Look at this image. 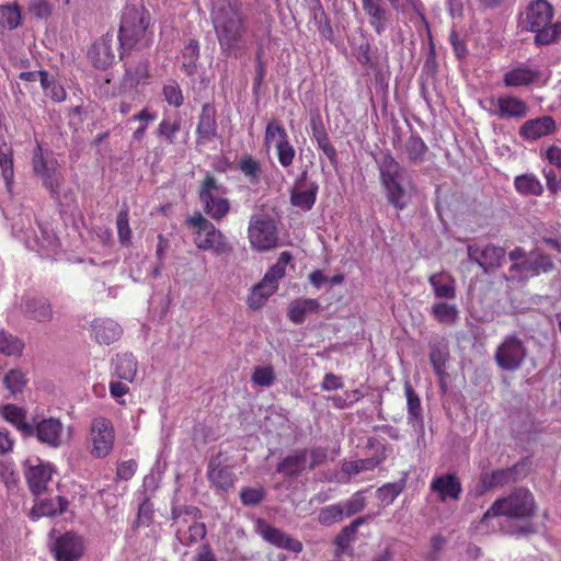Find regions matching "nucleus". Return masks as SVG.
Listing matches in <instances>:
<instances>
[{
	"instance_id": "f257e3e1",
	"label": "nucleus",
	"mask_w": 561,
	"mask_h": 561,
	"mask_svg": "<svg viewBox=\"0 0 561 561\" xmlns=\"http://www.w3.org/2000/svg\"><path fill=\"white\" fill-rule=\"evenodd\" d=\"M213 24L222 53L237 57L248 48V26L238 9L220 8L214 13Z\"/></svg>"
},
{
	"instance_id": "f03ea898",
	"label": "nucleus",
	"mask_w": 561,
	"mask_h": 561,
	"mask_svg": "<svg viewBox=\"0 0 561 561\" xmlns=\"http://www.w3.org/2000/svg\"><path fill=\"white\" fill-rule=\"evenodd\" d=\"M387 202L398 210H403L411 202L414 185L409 179L405 181L404 168L387 151L376 159Z\"/></svg>"
},
{
	"instance_id": "7ed1b4c3",
	"label": "nucleus",
	"mask_w": 561,
	"mask_h": 561,
	"mask_svg": "<svg viewBox=\"0 0 561 561\" xmlns=\"http://www.w3.org/2000/svg\"><path fill=\"white\" fill-rule=\"evenodd\" d=\"M553 14V8L548 1H530L518 15V26L535 33V44L549 45L561 38V22L552 23Z\"/></svg>"
},
{
	"instance_id": "20e7f679",
	"label": "nucleus",
	"mask_w": 561,
	"mask_h": 561,
	"mask_svg": "<svg viewBox=\"0 0 561 561\" xmlns=\"http://www.w3.org/2000/svg\"><path fill=\"white\" fill-rule=\"evenodd\" d=\"M193 230L194 244L203 251H210L217 256L228 255L232 247L225 234L202 214H195L186 219Z\"/></svg>"
},
{
	"instance_id": "39448f33",
	"label": "nucleus",
	"mask_w": 561,
	"mask_h": 561,
	"mask_svg": "<svg viewBox=\"0 0 561 561\" xmlns=\"http://www.w3.org/2000/svg\"><path fill=\"white\" fill-rule=\"evenodd\" d=\"M150 14L142 7L126 5L122 12L118 39L123 51L129 50L146 39Z\"/></svg>"
},
{
	"instance_id": "423d86ee",
	"label": "nucleus",
	"mask_w": 561,
	"mask_h": 561,
	"mask_svg": "<svg viewBox=\"0 0 561 561\" xmlns=\"http://www.w3.org/2000/svg\"><path fill=\"white\" fill-rule=\"evenodd\" d=\"M535 514V499L525 488L515 489L510 495L496 500L484 513L481 522L491 517L507 516L512 518H529Z\"/></svg>"
},
{
	"instance_id": "0eeeda50",
	"label": "nucleus",
	"mask_w": 561,
	"mask_h": 561,
	"mask_svg": "<svg viewBox=\"0 0 561 561\" xmlns=\"http://www.w3.org/2000/svg\"><path fill=\"white\" fill-rule=\"evenodd\" d=\"M227 195L228 188L213 174L207 173L198 188V198L204 213L214 220L225 218L230 211Z\"/></svg>"
},
{
	"instance_id": "6e6552de",
	"label": "nucleus",
	"mask_w": 561,
	"mask_h": 561,
	"mask_svg": "<svg viewBox=\"0 0 561 561\" xmlns=\"http://www.w3.org/2000/svg\"><path fill=\"white\" fill-rule=\"evenodd\" d=\"M554 264L550 255L540 250H533L520 263H513L508 268L507 279L525 283L531 277L541 273L546 274L553 270Z\"/></svg>"
},
{
	"instance_id": "1a4fd4ad",
	"label": "nucleus",
	"mask_w": 561,
	"mask_h": 561,
	"mask_svg": "<svg viewBox=\"0 0 561 561\" xmlns=\"http://www.w3.org/2000/svg\"><path fill=\"white\" fill-rule=\"evenodd\" d=\"M528 355L525 342L515 334L506 335L494 352L496 365L505 371H516Z\"/></svg>"
},
{
	"instance_id": "9d476101",
	"label": "nucleus",
	"mask_w": 561,
	"mask_h": 561,
	"mask_svg": "<svg viewBox=\"0 0 561 561\" xmlns=\"http://www.w3.org/2000/svg\"><path fill=\"white\" fill-rule=\"evenodd\" d=\"M365 506L366 499L363 491H357L346 501L337 502L320 508L317 519L322 526H331L362 512Z\"/></svg>"
},
{
	"instance_id": "9b49d317",
	"label": "nucleus",
	"mask_w": 561,
	"mask_h": 561,
	"mask_svg": "<svg viewBox=\"0 0 561 561\" xmlns=\"http://www.w3.org/2000/svg\"><path fill=\"white\" fill-rule=\"evenodd\" d=\"M32 164L34 173L42 180L43 185L53 195H58L62 176L58 171V162L53 153L43 151L41 146H37L33 154Z\"/></svg>"
},
{
	"instance_id": "f8f14e48",
	"label": "nucleus",
	"mask_w": 561,
	"mask_h": 561,
	"mask_svg": "<svg viewBox=\"0 0 561 561\" xmlns=\"http://www.w3.org/2000/svg\"><path fill=\"white\" fill-rule=\"evenodd\" d=\"M248 234L251 245L257 251H268L277 245V230L272 219L265 216H252Z\"/></svg>"
},
{
	"instance_id": "ddd939ff",
	"label": "nucleus",
	"mask_w": 561,
	"mask_h": 561,
	"mask_svg": "<svg viewBox=\"0 0 561 561\" xmlns=\"http://www.w3.org/2000/svg\"><path fill=\"white\" fill-rule=\"evenodd\" d=\"M490 115L499 119L520 121L528 115L529 107L524 100L515 95H499L488 99Z\"/></svg>"
},
{
	"instance_id": "4468645a",
	"label": "nucleus",
	"mask_w": 561,
	"mask_h": 561,
	"mask_svg": "<svg viewBox=\"0 0 561 561\" xmlns=\"http://www.w3.org/2000/svg\"><path fill=\"white\" fill-rule=\"evenodd\" d=\"M91 454L96 458L106 457L113 449L115 433L110 420L95 417L91 422Z\"/></svg>"
},
{
	"instance_id": "2eb2a0df",
	"label": "nucleus",
	"mask_w": 561,
	"mask_h": 561,
	"mask_svg": "<svg viewBox=\"0 0 561 561\" xmlns=\"http://www.w3.org/2000/svg\"><path fill=\"white\" fill-rule=\"evenodd\" d=\"M468 259L478 264L484 273L491 268L500 267L505 259V250L502 247L486 244L480 247L478 244H469L467 247Z\"/></svg>"
},
{
	"instance_id": "dca6fc26",
	"label": "nucleus",
	"mask_w": 561,
	"mask_h": 561,
	"mask_svg": "<svg viewBox=\"0 0 561 561\" xmlns=\"http://www.w3.org/2000/svg\"><path fill=\"white\" fill-rule=\"evenodd\" d=\"M527 474V463L525 461H519L506 469L494 470L490 473H482L480 481L484 490H490L496 486L515 483L524 479Z\"/></svg>"
},
{
	"instance_id": "f3484780",
	"label": "nucleus",
	"mask_w": 561,
	"mask_h": 561,
	"mask_svg": "<svg viewBox=\"0 0 561 561\" xmlns=\"http://www.w3.org/2000/svg\"><path fill=\"white\" fill-rule=\"evenodd\" d=\"M53 467L50 463H45L39 459L34 461L27 460L25 462V480L30 491L38 496L47 490V485L51 480Z\"/></svg>"
},
{
	"instance_id": "a211bd4d",
	"label": "nucleus",
	"mask_w": 561,
	"mask_h": 561,
	"mask_svg": "<svg viewBox=\"0 0 561 561\" xmlns=\"http://www.w3.org/2000/svg\"><path fill=\"white\" fill-rule=\"evenodd\" d=\"M32 432L28 436H36L42 443L51 448H59L64 444V424L59 419L47 417L32 424Z\"/></svg>"
},
{
	"instance_id": "6ab92c4d",
	"label": "nucleus",
	"mask_w": 561,
	"mask_h": 561,
	"mask_svg": "<svg viewBox=\"0 0 561 561\" xmlns=\"http://www.w3.org/2000/svg\"><path fill=\"white\" fill-rule=\"evenodd\" d=\"M256 533L268 543L291 552L302 551V543L294 539L282 529L267 524L264 519L256 522Z\"/></svg>"
},
{
	"instance_id": "aec40b11",
	"label": "nucleus",
	"mask_w": 561,
	"mask_h": 561,
	"mask_svg": "<svg viewBox=\"0 0 561 561\" xmlns=\"http://www.w3.org/2000/svg\"><path fill=\"white\" fill-rule=\"evenodd\" d=\"M430 490L437 494L440 502L458 501L462 493V485L455 473H444L433 478Z\"/></svg>"
},
{
	"instance_id": "412c9836",
	"label": "nucleus",
	"mask_w": 561,
	"mask_h": 561,
	"mask_svg": "<svg viewBox=\"0 0 561 561\" xmlns=\"http://www.w3.org/2000/svg\"><path fill=\"white\" fill-rule=\"evenodd\" d=\"M54 552L57 561H77L83 554L82 539L73 533H66L56 540Z\"/></svg>"
},
{
	"instance_id": "4be33fe9",
	"label": "nucleus",
	"mask_w": 561,
	"mask_h": 561,
	"mask_svg": "<svg viewBox=\"0 0 561 561\" xmlns=\"http://www.w3.org/2000/svg\"><path fill=\"white\" fill-rule=\"evenodd\" d=\"M541 76L539 69L519 62L503 75V84L506 88H523L535 83Z\"/></svg>"
},
{
	"instance_id": "5701e85b",
	"label": "nucleus",
	"mask_w": 561,
	"mask_h": 561,
	"mask_svg": "<svg viewBox=\"0 0 561 561\" xmlns=\"http://www.w3.org/2000/svg\"><path fill=\"white\" fill-rule=\"evenodd\" d=\"M308 470L306 448H297L288 453L276 467V471L286 478H297Z\"/></svg>"
},
{
	"instance_id": "b1692460",
	"label": "nucleus",
	"mask_w": 561,
	"mask_h": 561,
	"mask_svg": "<svg viewBox=\"0 0 561 561\" xmlns=\"http://www.w3.org/2000/svg\"><path fill=\"white\" fill-rule=\"evenodd\" d=\"M91 332L96 343L110 345L121 337L122 328L112 319L99 318L92 321Z\"/></svg>"
},
{
	"instance_id": "393cba45",
	"label": "nucleus",
	"mask_w": 561,
	"mask_h": 561,
	"mask_svg": "<svg viewBox=\"0 0 561 561\" xmlns=\"http://www.w3.org/2000/svg\"><path fill=\"white\" fill-rule=\"evenodd\" d=\"M556 129V123L551 116H541L525 122L519 128V135L528 140H536L550 135Z\"/></svg>"
},
{
	"instance_id": "a878e982",
	"label": "nucleus",
	"mask_w": 561,
	"mask_h": 561,
	"mask_svg": "<svg viewBox=\"0 0 561 561\" xmlns=\"http://www.w3.org/2000/svg\"><path fill=\"white\" fill-rule=\"evenodd\" d=\"M149 78V61L140 58L138 60H128L125 64V73L122 79V85L125 89H133L145 82Z\"/></svg>"
},
{
	"instance_id": "bb28decb",
	"label": "nucleus",
	"mask_w": 561,
	"mask_h": 561,
	"mask_svg": "<svg viewBox=\"0 0 561 561\" xmlns=\"http://www.w3.org/2000/svg\"><path fill=\"white\" fill-rule=\"evenodd\" d=\"M363 10L369 18V24L377 34H382L387 27L389 10L385 7L383 0H362Z\"/></svg>"
},
{
	"instance_id": "cd10ccee",
	"label": "nucleus",
	"mask_w": 561,
	"mask_h": 561,
	"mask_svg": "<svg viewBox=\"0 0 561 561\" xmlns=\"http://www.w3.org/2000/svg\"><path fill=\"white\" fill-rule=\"evenodd\" d=\"M25 316L37 322H49L53 320L54 312L50 302L46 298L30 297L22 304Z\"/></svg>"
},
{
	"instance_id": "c85d7f7f",
	"label": "nucleus",
	"mask_w": 561,
	"mask_h": 561,
	"mask_svg": "<svg viewBox=\"0 0 561 561\" xmlns=\"http://www.w3.org/2000/svg\"><path fill=\"white\" fill-rule=\"evenodd\" d=\"M199 142H207L217 136L216 110L206 103L203 105L196 128Z\"/></svg>"
},
{
	"instance_id": "c756f323",
	"label": "nucleus",
	"mask_w": 561,
	"mask_h": 561,
	"mask_svg": "<svg viewBox=\"0 0 561 561\" xmlns=\"http://www.w3.org/2000/svg\"><path fill=\"white\" fill-rule=\"evenodd\" d=\"M209 482L218 490L227 491L232 488L234 476L227 466H221L217 458L210 459L207 469Z\"/></svg>"
},
{
	"instance_id": "7c9ffc66",
	"label": "nucleus",
	"mask_w": 561,
	"mask_h": 561,
	"mask_svg": "<svg viewBox=\"0 0 561 561\" xmlns=\"http://www.w3.org/2000/svg\"><path fill=\"white\" fill-rule=\"evenodd\" d=\"M321 305L313 298H299L290 302L288 307V318L291 322L300 324L309 313H318Z\"/></svg>"
},
{
	"instance_id": "2f4dec72",
	"label": "nucleus",
	"mask_w": 561,
	"mask_h": 561,
	"mask_svg": "<svg viewBox=\"0 0 561 561\" xmlns=\"http://www.w3.org/2000/svg\"><path fill=\"white\" fill-rule=\"evenodd\" d=\"M428 151L427 145L417 134H412L403 145L401 152L407 157L410 164L419 165L425 161Z\"/></svg>"
},
{
	"instance_id": "473e14b6",
	"label": "nucleus",
	"mask_w": 561,
	"mask_h": 561,
	"mask_svg": "<svg viewBox=\"0 0 561 561\" xmlns=\"http://www.w3.org/2000/svg\"><path fill=\"white\" fill-rule=\"evenodd\" d=\"M428 282L437 298L454 299L456 297L455 279L447 273H435L430 276Z\"/></svg>"
},
{
	"instance_id": "72a5a7b5",
	"label": "nucleus",
	"mask_w": 561,
	"mask_h": 561,
	"mask_svg": "<svg viewBox=\"0 0 561 561\" xmlns=\"http://www.w3.org/2000/svg\"><path fill=\"white\" fill-rule=\"evenodd\" d=\"M89 58L94 67L105 69L114 61L115 55L106 38L95 43L89 50Z\"/></svg>"
},
{
	"instance_id": "f704fd0d",
	"label": "nucleus",
	"mask_w": 561,
	"mask_h": 561,
	"mask_svg": "<svg viewBox=\"0 0 561 561\" xmlns=\"http://www.w3.org/2000/svg\"><path fill=\"white\" fill-rule=\"evenodd\" d=\"M67 506L68 501L65 497L57 495L55 497L37 501L32 508V515L34 517L54 516L62 514Z\"/></svg>"
},
{
	"instance_id": "c9c22d12",
	"label": "nucleus",
	"mask_w": 561,
	"mask_h": 561,
	"mask_svg": "<svg viewBox=\"0 0 561 561\" xmlns=\"http://www.w3.org/2000/svg\"><path fill=\"white\" fill-rule=\"evenodd\" d=\"M404 393L408 405V423L414 428L422 427L423 416L421 401L419 394L414 391L409 381L404 383Z\"/></svg>"
},
{
	"instance_id": "e433bc0d",
	"label": "nucleus",
	"mask_w": 561,
	"mask_h": 561,
	"mask_svg": "<svg viewBox=\"0 0 561 561\" xmlns=\"http://www.w3.org/2000/svg\"><path fill=\"white\" fill-rule=\"evenodd\" d=\"M5 421L16 427L24 436L31 434L32 424L26 422V411L15 404H5L1 412Z\"/></svg>"
},
{
	"instance_id": "4c0bfd02",
	"label": "nucleus",
	"mask_w": 561,
	"mask_h": 561,
	"mask_svg": "<svg viewBox=\"0 0 561 561\" xmlns=\"http://www.w3.org/2000/svg\"><path fill=\"white\" fill-rule=\"evenodd\" d=\"M319 185L316 182L308 184L306 190L294 187L290 194V202L295 207L302 210H310L316 203Z\"/></svg>"
},
{
	"instance_id": "58836bf2",
	"label": "nucleus",
	"mask_w": 561,
	"mask_h": 561,
	"mask_svg": "<svg viewBox=\"0 0 561 561\" xmlns=\"http://www.w3.org/2000/svg\"><path fill=\"white\" fill-rule=\"evenodd\" d=\"M114 375L122 380L131 382L137 374V362L133 354L117 355L113 359Z\"/></svg>"
},
{
	"instance_id": "ea45409f",
	"label": "nucleus",
	"mask_w": 561,
	"mask_h": 561,
	"mask_svg": "<svg viewBox=\"0 0 561 561\" xmlns=\"http://www.w3.org/2000/svg\"><path fill=\"white\" fill-rule=\"evenodd\" d=\"M206 536V526L204 523H192L186 529L178 527L175 537L178 541L186 547L197 543Z\"/></svg>"
},
{
	"instance_id": "a19ab883",
	"label": "nucleus",
	"mask_w": 561,
	"mask_h": 561,
	"mask_svg": "<svg viewBox=\"0 0 561 561\" xmlns=\"http://www.w3.org/2000/svg\"><path fill=\"white\" fill-rule=\"evenodd\" d=\"M171 518L178 527H181L190 522L198 523L197 520L202 518V511L197 506L172 503Z\"/></svg>"
},
{
	"instance_id": "79ce46f5",
	"label": "nucleus",
	"mask_w": 561,
	"mask_h": 561,
	"mask_svg": "<svg viewBox=\"0 0 561 561\" xmlns=\"http://www.w3.org/2000/svg\"><path fill=\"white\" fill-rule=\"evenodd\" d=\"M41 85L44 94L54 102H62L66 100L67 93L61 84L57 82L54 76L45 70H41Z\"/></svg>"
},
{
	"instance_id": "37998d69",
	"label": "nucleus",
	"mask_w": 561,
	"mask_h": 561,
	"mask_svg": "<svg viewBox=\"0 0 561 561\" xmlns=\"http://www.w3.org/2000/svg\"><path fill=\"white\" fill-rule=\"evenodd\" d=\"M289 141L286 129L275 121L267 123L265 128L264 142L267 148L272 145L275 149Z\"/></svg>"
},
{
	"instance_id": "c03bdc74",
	"label": "nucleus",
	"mask_w": 561,
	"mask_h": 561,
	"mask_svg": "<svg viewBox=\"0 0 561 561\" xmlns=\"http://www.w3.org/2000/svg\"><path fill=\"white\" fill-rule=\"evenodd\" d=\"M514 185L517 192L524 195L539 196L543 192L540 181L533 174H523L515 178Z\"/></svg>"
},
{
	"instance_id": "a18cd8bd",
	"label": "nucleus",
	"mask_w": 561,
	"mask_h": 561,
	"mask_svg": "<svg viewBox=\"0 0 561 561\" xmlns=\"http://www.w3.org/2000/svg\"><path fill=\"white\" fill-rule=\"evenodd\" d=\"M198 58L199 44L196 39H190L182 50V69L187 76L195 73Z\"/></svg>"
},
{
	"instance_id": "49530a36",
	"label": "nucleus",
	"mask_w": 561,
	"mask_h": 561,
	"mask_svg": "<svg viewBox=\"0 0 561 561\" xmlns=\"http://www.w3.org/2000/svg\"><path fill=\"white\" fill-rule=\"evenodd\" d=\"M21 9L18 3L0 5V26L15 30L21 24Z\"/></svg>"
},
{
	"instance_id": "de8ad7c7",
	"label": "nucleus",
	"mask_w": 561,
	"mask_h": 561,
	"mask_svg": "<svg viewBox=\"0 0 561 561\" xmlns=\"http://www.w3.org/2000/svg\"><path fill=\"white\" fill-rule=\"evenodd\" d=\"M371 518L373 515H366L355 518L351 524L342 528V530L335 537V543L342 548L348 546V543L352 540H354L359 526L368 523Z\"/></svg>"
},
{
	"instance_id": "09e8293b",
	"label": "nucleus",
	"mask_w": 561,
	"mask_h": 561,
	"mask_svg": "<svg viewBox=\"0 0 561 561\" xmlns=\"http://www.w3.org/2000/svg\"><path fill=\"white\" fill-rule=\"evenodd\" d=\"M431 313L438 322L453 324L457 321L459 311L456 305L436 302L432 306Z\"/></svg>"
},
{
	"instance_id": "8fccbe9b",
	"label": "nucleus",
	"mask_w": 561,
	"mask_h": 561,
	"mask_svg": "<svg viewBox=\"0 0 561 561\" xmlns=\"http://www.w3.org/2000/svg\"><path fill=\"white\" fill-rule=\"evenodd\" d=\"M275 291L276 289H274L272 285H267L265 282L261 280L252 288L248 297L249 307L252 309L261 308L267 298L271 297Z\"/></svg>"
},
{
	"instance_id": "3c124183",
	"label": "nucleus",
	"mask_w": 561,
	"mask_h": 561,
	"mask_svg": "<svg viewBox=\"0 0 561 561\" xmlns=\"http://www.w3.org/2000/svg\"><path fill=\"white\" fill-rule=\"evenodd\" d=\"M24 343L13 334L0 331V353L5 356H19L22 354Z\"/></svg>"
},
{
	"instance_id": "603ef678",
	"label": "nucleus",
	"mask_w": 561,
	"mask_h": 561,
	"mask_svg": "<svg viewBox=\"0 0 561 561\" xmlns=\"http://www.w3.org/2000/svg\"><path fill=\"white\" fill-rule=\"evenodd\" d=\"M381 462V459L373 457V458H366V459H358L353 461H344L342 463V472L351 476H356L364 471H369L375 469L379 463Z\"/></svg>"
},
{
	"instance_id": "864d4df0",
	"label": "nucleus",
	"mask_w": 561,
	"mask_h": 561,
	"mask_svg": "<svg viewBox=\"0 0 561 561\" xmlns=\"http://www.w3.org/2000/svg\"><path fill=\"white\" fill-rule=\"evenodd\" d=\"M2 382L9 392L15 396L16 393L22 392L26 386L27 379L21 369L14 368L4 374Z\"/></svg>"
},
{
	"instance_id": "5fc2aeb1",
	"label": "nucleus",
	"mask_w": 561,
	"mask_h": 561,
	"mask_svg": "<svg viewBox=\"0 0 561 561\" xmlns=\"http://www.w3.org/2000/svg\"><path fill=\"white\" fill-rule=\"evenodd\" d=\"M239 170L251 184H259L262 176V167L251 156L243 157L239 162Z\"/></svg>"
},
{
	"instance_id": "6e6d98bb",
	"label": "nucleus",
	"mask_w": 561,
	"mask_h": 561,
	"mask_svg": "<svg viewBox=\"0 0 561 561\" xmlns=\"http://www.w3.org/2000/svg\"><path fill=\"white\" fill-rule=\"evenodd\" d=\"M405 482L400 480L398 482L386 483L377 490L378 499L386 505L394 502L398 495L404 490Z\"/></svg>"
},
{
	"instance_id": "4d7b16f0",
	"label": "nucleus",
	"mask_w": 561,
	"mask_h": 561,
	"mask_svg": "<svg viewBox=\"0 0 561 561\" xmlns=\"http://www.w3.org/2000/svg\"><path fill=\"white\" fill-rule=\"evenodd\" d=\"M448 357L449 353L446 347L436 344L431 345L430 360L437 375L442 376L444 374Z\"/></svg>"
},
{
	"instance_id": "13d9d810",
	"label": "nucleus",
	"mask_w": 561,
	"mask_h": 561,
	"mask_svg": "<svg viewBox=\"0 0 561 561\" xmlns=\"http://www.w3.org/2000/svg\"><path fill=\"white\" fill-rule=\"evenodd\" d=\"M180 129L181 122L179 119H162L158 126L157 135L164 138L169 145H173L175 142V136Z\"/></svg>"
},
{
	"instance_id": "bf43d9fd",
	"label": "nucleus",
	"mask_w": 561,
	"mask_h": 561,
	"mask_svg": "<svg viewBox=\"0 0 561 561\" xmlns=\"http://www.w3.org/2000/svg\"><path fill=\"white\" fill-rule=\"evenodd\" d=\"M163 96L169 105L180 107L184 103V96L179 83L174 80L169 81L163 87Z\"/></svg>"
},
{
	"instance_id": "052dcab7",
	"label": "nucleus",
	"mask_w": 561,
	"mask_h": 561,
	"mask_svg": "<svg viewBox=\"0 0 561 561\" xmlns=\"http://www.w3.org/2000/svg\"><path fill=\"white\" fill-rule=\"evenodd\" d=\"M253 383L261 387H270L275 381V373L272 366L255 367L251 377Z\"/></svg>"
},
{
	"instance_id": "680f3d73",
	"label": "nucleus",
	"mask_w": 561,
	"mask_h": 561,
	"mask_svg": "<svg viewBox=\"0 0 561 561\" xmlns=\"http://www.w3.org/2000/svg\"><path fill=\"white\" fill-rule=\"evenodd\" d=\"M312 139L316 141L318 149H320L325 157L329 159L331 164L337 163V151L334 146L330 142L328 133L313 136Z\"/></svg>"
},
{
	"instance_id": "e2e57ef3",
	"label": "nucleus",
	"mask_w": 561,
	"mask_h": 561,
	"mask_svg": "<svg viewBox=\"0 0 561 561\" xmlns=\"http://www.w3.org/2000/svg\"><path fill=\"white\" fill-rule=\"evenodd\" d=\"M265 497L263 488H242L240 491V500L245 506H254L260 504Z\"/></svg>"
},
{
	"instance_id": "0e129e2a",
	"label": "nucleus",
	"mask_w": 561,
	"mask_h": 561,
	"mask_svg": "<svg viewBox=\"0 0 561 561\" xmlns=\"http://www.w3.org/2000/svg\"><path fill=\"white\" fill-rule=\"evenodd\" d=\"M0 168L7 184L13 179V159L11 149L7 146L0 148Z\"/></svg>"
},
{
	"instance_id": "69168bd1",
	"label": "nucleus",
	"mask_w": 561,
	"mask_h": 561,
	"mask_svg": "<svg viewBox=\"0 0 561 561\" xmlns=\"http://www.w3.org/2000/svg\"><path fill=\"white\" fill-rule=\"evenodd\" d=\"M117 233L119 241L127 244L131 238V230L128 222V209H122L117 215Z\"/></svg>"
},
{
	"instance_id": "338daca9",
	"label": "nucleus",
	"mask_w": 561,
	"mask_h": 561,
	"mask_svg": "<svg viewBox=\"0 0 561 561\" xmlns=\"http://www.w3.org/2000/svg\"><path fill=\"white\" fill-rule=\"evenodd\" d=\"M28 13L39 20H46L51 14V5L48 0H32L28 3Z\"/></svg>"
},
{
	"instance_id": "774afa93",
	"label": "nucleus",
	"mask_w": 561,
	"mask_h": 561,
	"mask_svg": "<svg viewBox=\"0 0 561 561\" xmlns=\"http://www.w3.org/2000/svg\"><path fill=\"white\" fill-rule=\"evenodd\" d=\"M308 454V470L322 466L328 459V449L321 446L306 448Z\"/></svg>"
}]
</instances>
